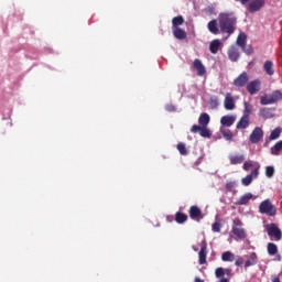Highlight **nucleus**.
<instances>
[{
    "mask_svg": "<svg viewBox=\"0 0 282 282\" xmlns=\"http://www.w3.org/2000/svg\"><path fill=\"white\" fill-rule=\"evenodd\" d=\"M218 23L220 32L228 34L225 39H228L237 30V18L232 13H220L218 15Z\"/></svg>",
    "mask_w": 282,
    "mask_h": 282,
    "instance_id": "nucleus-1",
    "label": "nucleus"
},
{
    "mask_svg": "<svg viewBox=\"0 0 282 282\" xmlns=\"http://www.w3.org/2000/svg\"><path fill=\"white\" fill-rule=\"evenodd\" d=\"M282 100V91L275 90L272 94L264 95L260 98L261 105H274V102H279Z\"/></svg>",
    "mask_w": 282,
    "mask_h": 282,
    "instance_id": "nucleus-2",
    "label": "nucleus"
},
{
    "mask_svg": "<svg viewBox=\"0 0 282 282\" xmlns=\"http://www.w3.org/2000/svg\"><path fill=\"white\" fill-rule=\"evenodd\" d=\"M259 210L262 215H268L269 217L276 215V207L272 205L270 199L263 200L259 206Z\"/></svg>",
    "mask_w": 282,
    "mask_h": 282,
    "instance_id": "nucleus-3",
    "label": "nucleus"
},
{
    "mask_svg": "<svg viewBox=\"0 0 282 282\" xmlns=\"http://www.w3.org/2000/svg\"><path fill=\"white\" fill-rule=\"evenodd\" d=\"M267 232L271 239H274V241H281L282 239V232L279 226L276 224H269L265 226Z\"/></svg>",
    "mask_w": 282,
    "mask_h": 282,
    "instance_id": "nucleus-4",
    "label": "nucleus"
},
{
    "mask_svg": "<svg viewBox=\"0 0 282 282\" xmlns=\"http://www.w3.org/2000/svg\"><path fill=\"white\" fill-rule=\"evenodd\" d=\"M199 247L200 250L198 252V263L199 265H204V263H206V257L208 256V245L206 243V240H202Z\"/></svg>",
    "mask_w": 282,
    "mask_h": 282,
    "instance_id": "nucleus-5",
    "label": "nucleus"
},
{
    "mask_svg": "<svg viewBox=\"0 0 282 282\" xmlns=\"http://www.w3.org/2000/svg\"><path fill=\"white\" fill-rule=\"evenodd\" d=\"M249 140L252 144H258V142H261V140H263V130L259 127L254 128L249 137Z\"/></svg>",
    "mask_w": 282,
    "mask_h": 282,
    "instance_id": "nucleus-6",
    "label": "nucleus"
},
{
    "mask_svg": "<svg viewBox=\"0 0 282 282\" xmlns=\"http://www.w3.org/2000/svg\"><path fill=\"white\" fill-rule=\"evenodd\" d=\"M247 91L250 96H254L258 91H261V80L256 79L247 84Z\"/></svg>",
    "mask_w": 282,
    "mask_h": 282,
    "instance_id": "nucleus-7",
    "label": "nucleus"
},
{
    "mask_svg": "<svg viewBox=\"0 0 282 282\" xmlns=\"http://www.w3.org/2000/svg\"><path fill=\"white\" fill-rule=\"evenodd\" d=\"M264 6L265 0H251L249 6H247V10H249V12H259V10H261V8Z\"/></svg>",
    "mask_w": 282,
    "mask_h": 282,
    "instance_id": "nucleus-8",
    "label": "nucleus"
},
{
    "mask_svg": "<svg viewBox=\"0 0 282 282\" xmlns=\"http://www.w3.org/2000/svg\"><path fill=\"white\" fill-rule=\"evenodd\" d=\"M257 177H259V167H256L249 175L241 180L242 186H250L252 180H257Z\"/></svg>",
    "mask_w": 282,
    "mask_h": 282,
    "instance_id": "nucleus-9",
    "label": "nucleus"
},
{
    "mask_svg": "<svg viewBox=\"0 0 282 282\" xmlns=\"http://www.w3.org/2000/svg\"><path fill=\"white\" fill-rule=\"evenodd\" d=\"M248 80H250V77L248 76V73L243 72L234 80V85L235 87H246Z\"/></svg>",
    "mask_w": 282,
    "mask_h": 282,
    "instance_id": "nucleus-10",
    "label": "nucleus"
},
{
    "mask_svg": "<svg viewBox=\"0 0 282 282\" xmlns=\"http://www.w3.org/2000/svg\"><path fill=\"white\" fill-rule=\"evenodd\" d=\"M193 67L196 69L197 76H206V66L200 59H194Z\"/></svg>",
    "mask_w": 282,
    "mask_h": 282,
    "instance_id": "nucleus-11",
    "label": "nucleus"
},
{
    "mask_svg": "<svg viewBox=\"0 0 282 282\" xmlns=\"http://www.w3.org/2000/svg\"><path fill=\"white\" fill-rule=\"evenodd\" d=\"M236 105H235V98H232V95L227 94L224 100V108L227 111H234Z\"/></svg>",
    "mask_w": 282,
    "mask_h": 282,
    "instance_id": "nucleus-12",
    "label": "nucleus"
},
{
    "mask_svg": "<svg viewBox=\"0 0 282 282\" xmlns=\"http://www.w3.org/2000/svg\"><path fill=\"white\" fill-rule=\"evenodd\" d=\"M236 120H237V116L227 115V116L221 117L220 124H223V127H232L235 124Z\"/></svg>",
    "mask_w": 282,
    "mask_h": 282,
    "instance_id": "nucleus-13",
    "label": "nucleus"
},
{
    "mask_svg": "<svg viewBox=\"0 0 282 282\" xmlns=\"http://www.w3.org/2000/svg\"><path fill=\"white\" fill-rule=\"evenodd\" d=\"M189 217L192 219H194L195 221H199L200 219L204 218V216H202V209H199V207H197V206H192L191 207Z\"/></svg>",
    "mask_w": 282,
    "mask_h": 282,
    "instance_id": "nucleus-14",
    "label": "nucleus"
},
{
    "mask_svg": "<svg viewBox=\"0 0 282 282\" xmlns=\"http://www.w3.org/2000/svg\"><path fill=\"white\" fill-rule=\"evenodd\" d=\"M229 161L232 165L243 164V162H246V156L243 154H231L229 155Z\"/></svg>",
    "mask_w": 282,
    "mask_h": 282,
    "instance_id": "nucleus-15",
    "label": "nucleus"
},
{
    "mask_svg": "<svg viewBox=\"0 0 282 282\" xmlns=\"http://www.w3.org/2000/svg\"><path fill=\"white\" fill-rule=\"evenodd\" d=\"M207 30H209L210 34H220L221 30H219V24H217V20H212L207 24Z\"/></svg>",
    "mask_w": 282,
    "mask_h": 282,
    "instance_id": "nucleus-16",
    "label": "nucleus"
},
{
    "mask_svg": "<svg viewBox=\"0 0 282 282\" xmlns=\"http://www.w3.org/2000/svg\"><path fill=\"white\" fill-rule=\"evenodd\" d=\"M250 199H257V196L252 195V193H247L239 198L238 205L246 206L250 203Z\"/></svg>",
    "mask_w": 282,
    "mask_h": 282,
    "instance_id": "nucleus-17",
    "label": "nucleus"
},
{
    "mask_svg": "<svg viewBox=\"0 0 282 282\" xmlns=\"http://www.w3.org/2000/svg\"><path fill=\"white\" fill-rule=\"evenodd\" d=\"M259 263V258L256 252L249 254L248 259L245 262V268H251V265H257Z\"/></svg>",
    "mask_w": 282,
    "mask_h": 282,
    "instance_id": "nucleus-18",
    "label": "nucleus"
},
{
    "mask_svg": "<svg viewBox=\"0 0 282 282\" xmlns=\"http://www.w3.org/2000/svg\"><path fill=\"white\" fill-rule=\"evenodd\" d=\"M232 274V270L230 269H224V268H217L215 271L216 279H221L224 276H230Z\"/></svg>",
    "mask_w": 282,
    "mask_h": 282,
    "instance_id": "nucleus-19",
    "label": "nucleus"
},
{
    "mask_svg": "<svg viewBox=\"0 0 282 282\" xmlns=\"http://www.w3.org/2000/svg\"><path fill=\"white\" fill-rule=\"evenodd\" d=\"M172 32L178 41H184L186 39V31L182 28H172Z\"/></svg>",
    "mask_w": 282,
    "mask_h": 282,
    "instance_id": "nucleus-20",
    "label": "nucleus"
},
{
    "mask_svg": "<svg viewBox=\"0 0 282 282\" xmlns=\"http://www.w3.org/2000/svg\"><path fill=\"white\" fill-rule=\"evenodd\" d=\"M221 41L220 40H214L210 42L209 44V52L212 54H217V52H219V50H221Z\"/></svg>",
    "mask_w": 282,
    "mask_h": 282,
    "instance_id": "nucleus-21",
    "label": "nucleus"
},
{
    "mask_svg": "<svg viewBox=\"0 0 282 282\" xmlns=\"http://www.w3.org/2000/svg\"><path fill=\"white\" fill-rule=\"evenodd\" d=\"M198 123L200 127H208L210 123V116L206 112H203L198 118Z\"/></svg>",
    "mask_w": 282,
    "mask_h": 282,
    "instance_id": "nucleus-22",
    "label": "nucleus"
},
{
    "mask_svg": "<svg viewBox=\"0 0 282 282\" xmlns=\"http://www.w3.org/2000/svg\"><path fill=\"white\" fill-rule=\"evenodd\" d=\"M248 127H250V117L243 115L237 123V129H248Z\"/></svg>",
    "mask_w": 282,
    "mask_h": 282,
    "instance_id": "nucleus-23",
    "label": "nucleus"
},
{
    "mask_svg": "<svg viewBox=\"0 0 282 282\" xmlns=\"http://www.w3.org/2000/svg\"><path fill=\"white\" fill-rule=\"evenodd\" d=\"M263 68L268 76H274V64L272 63V61H267L263 65Z\"/></svg>",
    "mask_w": 282,
    "mask_h": 282,
    "instance_id": "nucleus-24",
    "label": "nucleus"
},
{
    "mask_svg": "<svg viewBox=\"0 0 282 282\" xmlns=\"http://www.w3.org/2000/svg\"><path fill=\"white\" fill-rule=\"evenodd\" d=\"M282 151V140L278 141L273 147L270 149L271 155H281Z\"/></svg>",
    "mask_w": 282,
    "mask_h": 282,
    "instance_id": "nucleus-25",
    "label": "nucleus"
},
{
    "mask_svg": "<svg viewBox=\"0 0 282 282\" xmlns=\"http://www.w3.org/2000/svg\"><path fill=\"white\" fill-rule=\"evenodd\" d=\"M232 234L238 237V239H246V229L241 227H232Z\"/></svg>",
    "mask_w": 282,
    "mask_h": 282,
    "instance_id": "nucleus-26",
    "label": "nucleus"
},
{
    "mask_svg": "<svg viewBox=\"0 0 282 282\" xmlns=\"http://www.w3.org/2000/svg\"><path fill=\"white\" fill-rule=\"evenodd\" d=\"M248 40V36L246 35V33H240L237 37V45H239V47H246V41Z\"/></svg>",
    "mask_w": 282,
    "mask_h": 282,
    "instance_id": "nucleus-27",
    "label": "nucleus"
},
{
    "mask_svg": "<svg viewBox=\"0 0 282 282\" xmlns=\"http://www.w3.org/2000/svg\"><path fill=\"white\" fill-rule=\"evenodd\" d=\"M228 57L232 61L236 62L239 59V51H237V48L231 47L228 51Z\"/></svg>",
    "mask_w": 282,
    "mask_h": 282,
    "instance_id": "nucleus-28",
    "label": "nucleus"
},
{
    "mask_svg": "<svg viewBox=\"0 0 282 282\" xmlns=\"http://www.w3.org/2000/svg\"><path fill=\"white\" fill-rule=\"evenodd\" d=\"M235 260V253L230 252V251H225L221 254V261H229L232 262Z\"/></svg>",
    "mask_w": 282,
    "mask_h": 282,
    "instance_id": "nucleus-29",
    "label": "nucleus"
},
{
    "mask_svg": "<svg viewBox=\"0 0 282 282\" xmlns=\"http://www.w3.org/2000/svg\"><path fill=\"white\" fill-rule=\"evenodd\" d=\"M220 133H223V138H225V140L227 141L232 140V131H230L229 129L221 127Z\"/></svg>",
    "mask_w": 282,
    "mask_h": 282,
    "instance_id": "nucleus-30",
    "label": "nucleus"
},
{
    "mask_svg": "<svg viewBox=\"0 0 282 282\" xmlns=\"http://www.w3.org/2000/svg\"><path fill=\"white\" fill-rule=\"evenodd\" d=\"M276 252H279V247H276V245L269 242L268 243V254H270V257H274V254H276Z\"/></svg>",
    "mask_w": 282,
    "mask_h": 282,
    "instance_id": "nucleus-31",
    "label": "nucleus"
},
{
    "mask_svg": "<svg viewBox=\"0 0 282 282\" xmlns=\"http://www.w3.org/2000/svg\"><path fill=\"white\" fill-rule=\"evenodd\" d=\"M281 132H282L281 128H275L273 131H271L269 140H271V141L279 140V138H281Z\"/></svg>",
    "mask_w": 282,
    "mask_h": 282,
    "instance_id": "nucleus-32",
    "label": "nucleus"
},
{
    "mask_svg": "<svg viewBox=\"0 0 282 282\" xmlns=\"http://www.w3.org/2000/svg\"><path fill=\"white\" fill-rule=\"evenodd\" d=\"M184 24V18L182 15L175 17L172 20V28H180V25Z\"/></svg>",
    "mask_w": 282,
    "mask_h": 282,
    "instance_id": "nucleus-33",
    "label": "nucleus"
},
{
    "mask_svg": "<svg viewBox=\"0 0 282 282\" xmlns=\"http://www.w3.org/2000/svg\"><path fill=\"white\" fill-rule=\"evenodd\" d=\"M259 116L261 118H267L268 119V118H272V112L268 108H262V109H260Z\"/></svg>",
    "mask_w": 282,
    "mask_h": 282,
    "instance_id": "nucleus-34",
    "label": "nucleus"
},
{
    "mask_svg": "<svg viewBox=\"0 0 282 282\" xmlns=\"http://www.w3.org/2000/svg\"><path fill=\"white\" fill-rule=\"evenodd\" d=\"M186 219H188V216H186L185 214H182V213H177L175 216V221L177 224H184V221H186Z\"/></svg>",
    "mask_w": 282,
    "mask_h": 282,
    "instance_id": "nucleus-35",
    "label": "nucleus"
},
{
    "mask_svg": "<svg viewBox=\"0 0 282 282\" xmlns=\"http://www.w3.org/2000/svg\"><path fill=\"white\" fill-rule=\"evenodd\" d=\"M250 113H252V105H250L248 101H245L243 116H246L247 118H250Z\"/></svg>",
    "mask_w": 282,
    "mask_h": 282,
    "instance_id": "nucleus-36",
    "label": "nucleus"
},
{
    "mask_svg": "<svg viewBox=\"0 0 282 282\" xmlns=\"http://www.w3.org/2000/svg\"><path fill=\"white\" fill-rule=\"evenodd\" d=\"M199 135L202 138H210V135H213V133L210 132V130L206 127H202Z\"/></svg>",
    "mask_w": 282,
    "mask_h": 282,
    "instance_id": "nucleus-37",
    "label": "nucleus"
},
{
    "mask_svg": "<svg viewBox=\"0 0 282 282\" xmlns=\"http://www.w3.org/2000/svg\"><path fill=\"white\" fill-rule=\"evenodd\" d=\"M265 176L269 178L274 177V166L269 165L265 167Z\"/></svg>",
    "mask_w": 282,
    "mask_h": 282,
    "instance_id": "nucleus-38",
    "label": "nucleus"
},
{
    "mask_svg": "<svg viewBox=\"0 0 282 282\" xmlns=\"http://www.w3.org/2000/svg\"><path fill=\"white\" fill-rule=\"evenodd\" d=\"M177 150L180 151L181 155H188V151L186 150V144L178 143Z\"/></svg>",
    "mask_w": 282,
    "mask_h": 282,
    "instance_id": "nucleus-39",
    "label": "nucleus"
},
{
    "mask_svg": "<svg viewBox=\"0 0 282 282\" xmlns=\"http://www.w3.org/2000/svg\"><path fill=\"white\" fill-rule=\"evenodd\" d=\"M212 230H213V232H221V224H219V223H214L213 225H212Z\"/></svg>",
    "mask_w": 282,
    "mask_h": 282,
    "instance_id": "nucleus-40",
    "label": "nucleus"
},
{
    "mask_svg": "<svg viewBox=\"0 0 282 282\" xmlns=\"http://www.w3.org/2000/svg\"><path fill=\"white\" fill-rule=\"evenodd\" d=\"M226 188H227V191H232V188H237V182H235V181L227 182Z\"/></svg>",
    "mask_w": 282,
    "mask_h": 282,
    "instance_id": "nucleus-41",
    "label": "nucleus"
},
{
    "mask_svg": "<svg viewBox=\"0 0 282 282\" xmlns=\"http://www.w3.org/2000/svg\"><path fill=\"white\" fill-rule=\"evenodd\" d=\"M243 224L241 223V219L235 218L232 221V228H241Z\"/></svg>",
    "mask_w": 282,
    "mask_h": 282,
    "instance_id": "nucleus-42",
    "label": "nucleus"
},
{
    "mask_svg": "<svg viewBox=\"0 0 282 282\" xmlns=\"http://www.w3.org/2000/svg\"><path fill=\"white\" fill-rule=\"evenodd\" d=\"M235 265H236L237 268L243 265V258H242L241 256H238V257L236 258Z\"/></svg>",
    "mask_w": 282,
    "mask_h": 282,
    "instance_id": "nucleus-43",
    "label": "nucleus"
},
{
    "mask_svg": "<svg viewBox=\"0 0 282 282\" xmlns=\"http://www.w3.org/2000/svg\"><path fill=\"white\" fill-rule=\"evenodd\" d=\"M197 131H202V126H197V124H194L192 128H191V132L192 133H197Z\"/></svg>",
    "mask_w": 282,
    "mask_h": 282,
    "instance_id": "nucleus-44",
    "label": "nucleus"
},
{
    "mask_svg": "<svg viewBox=\"0 0 282 282\" xmlns=\"http://www.w3.org/2000/svg\"><path fill=\"white\" fill-rule=\"evenodd\" d=\"M242 169L243 171H250L252 169V162H245Z\"/></svg>",
    "mask_w": 282,
    "mask_h": 282,
    "instance_id": "nucleus-45",
    "label": "nucleus"
},
{
    "mask_svg": "<svg viewBox=\"0 0 282 282\" xmlns=\"http://www.w3.org/2000/svg\"><path fill=\"white\" fill-rule=\"evenodd\" d=\"M165 109H166V111H175V106H173V105H167V106L165 107Z\"/></svg>",
    "mask_w": 282,
    "mask_h": 282,
    "instance_id": "nucleus-46",
    "label": "nucleus"
},
{
    "mask_svg": "<svg viewBox=\"0 0 282 282\" xmlns=\"http://www.w3.org/2000/svg\"><path fill=\"white\" fill-rule=\"evenodd\" d=\"M272 282H281V280L279 279V276L273 275V276H272Z\"/></svg>",
    "mask_w": 282,
    "mask_h": 282,
    "instance_id": "nucleus-47",
    "label": "nucleus"
},
{
    "mask_svg": "<svg viewBox=\"0 0 282 282\" xmlns=\"http://www.w3.org/2000/svg\"><path fill=\"white\" fill-rule=\"evenodd\" d=\"M219 282H230V281L226 278H220Z\"/></svg>",
    "mask_w": 282,
    "mask_h": 282,
    "instance_id": "nucleus-48",
    "label": "nucleus"
},
{
    "mask_svg": "<svg viewBox=\"0 0 282 282\" xmlns=\"http://www.w3.org/2000/svg\"><path fill=\"white\" fill-rule=\"evenodd\" d=\"M199 250V248H197L196 246H193V251L197 252Z\"/></svg>",
    "mask_w": 282,
    "mask_h": 282,
    "instance_id": "nucleus-49",
    "label": "nucleus"
},
{
    "mask_svg": "<svg viewBox=\"0 0 282 282\" xmlns=\"http://www.w3.org/2000/svg\"><path fill=\"white\" fill-rule=\"evenodd\" d=\"M195 282H204V280H202L199 278H195Z\"/></svg>",
    "mask_w": 282,
    "mask_h": 282,
    "instance_id": "nucleus-50",
    "label": "nucleus"
}]
</instances>
